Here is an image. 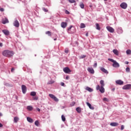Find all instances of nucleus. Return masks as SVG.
I'll return each instance as SVG.
<instances>
[{
  "label": "nucleus",
  "mask_w": 131,
  "mask_h": 131,
  "mask_svg": "<svg viewBox=\"0 0 131 131\" xmlns=\"http://www.w3.org/2000/svg\"><path fill=\"white\" fill-rule=\"evenodd\" d=\"M61 119L63 122L66 121V118H65V116L63 115L61 116Z\"/></svg>",
  "instance_id": "nucleus-31"
},
{
  "label": "nucleus",
  "mask_w": 131,
  "mask_h": 131,
  "mask_svg": "<svg viewBox=\"0 0 131 131\" xmlns=\"http://www.w3.org/2000/svg\"><path fill=\"white\" fill-rule=\"evenodd\" d=\"M86 36H89V32H87L85 34Z\"/></svg>",
  "instance_id": "nucleus-53"
},
{
  "label": "nucleus",
  "mask_w": 131,
  "mask_h": 131,
  "mask_svg": "<svg viewBox=\"0 0 131 131\" xmlns=\"http://www.w3.org/2000/svg\"><path fill=\"white\" fill-rule=\"evenodd\" d=\"M104 2H106V1H108V0H104Z\"/></svg>",
  "instance_id": "nucleus-59"
},
{
  "label": "nucleus",
  "mask_w": 131,
  "mask_h": 131,
  "mask_svg": "<svg viewBox=\"0 0 131 131\" xmlns=\"http://www.w3.org/2000/svg\"><path fill=\"white\" fill-rule=\"evenodd\" d=\"M69 52V50H68V49H65L64 53H66V54H68Z\"/></svg>",
  "instance_id": "nucleus-43"
},
{
  "label": "nucleus",
  "mask_w": 131,
  "mask_h": 131,
  "mask_svg": "<svg viewBox=\"0 0 131 131\" xmlns=\"http://www.w3.org/2000/svg\"><path fill=\"white\" fill-rule=\"evenodd\" d=\"M46 34H47L49 36H51V35H52L51 33L49 31L46 32Z\"/></svg>",
  "instance_id": "nucleus-35"
},
{
  "label": "nucleus",
  "mask_w": 131,
  "mask_h": 131,
  "mask_svg": "<svg viewBox=\"0 0 131 131\" xmlns=\"http://www.w3.org/2000/svg\"><path fill=\"white\" fill-rule=\"evenodd\" d=\"M42 10H43L44 12H49V10L46 9V8H42Z\"/></svg>",
  "instance_id": "nucleus-40"
},
{
  "label": "nucleus",
  "mask_w": 131,
  "mask_h": 131,
  "mask_svg": "<svg viewBox=\"0 0 131 131\" xmlns=\"http://www.w3.org/2000/svg\"><path fill=\"white\" fill-rule=\"evenodd\" d=\"M27 108L29 111H31L32 110H33V107L31 106H28Z\"/></svg>",
  "instance_id": "nucleus-26"
},
{
  "label": "nucleus",
  "mask_w": 131,
  "mask_h": 131,
  "mask_svg": "<svg viewBox=\"0 0 131 131\" xmlns=\"http://www.w3.org/2000/svg\"><path fill=\"white\" fill-rule=\"evenodd\" d=\"M120 7H121V8H122V9H124V10H125V9H126V8H127V4L123 2L122 4H121Z\"/></svg>",
  "instance_id": "nucleus-7"
},
{
  "label": "nucleus",
  "mask_w": 131,
  "mask_h": 131,
  "mask_svg": "<svg viewBox=\"0 0 131 131\" xmlns=\"http://www.w3.org/2000/svg\"><path fill=\"white\" fill-rule=\"evenodd\" d=\"M86 105L89 107L90 109H91V110H94V107L93 106H92V105L90 102H86Z\"/></svg>",
  "instance_id": "nucleus-18"
},
{
  "label": "nucleus",
  "mask_w": 131,
  "mask_h": 131,
  "mask_svg": "<svg viewBox=\"0 0 131 131\" xmlns=\"http://www.w3.org/2000/svg\"><path fill=\"white\" fill-rule=\"evenodd\" d=\"M0 116H3V114L0 112Z\"/></svg>",
  "instance_id": "nucleus-57"
},
{
  "label": "nucleus",
  "mask_w": 131,
  "mask_h": 131,
  "mask_svg": "<svg viewBox=\"0 0 131 131\" xmlns=\"http://www.w3.org/2000/svg\"><path fill=\"white\" fill-rule=\"evenodd\" d=\"M33 100L37 101V100H38V97H37V96L33 97Z\"/></svg>",
  "instance_id": "nucleus-39"
},
{
  "label": "nucleus",
  "mask_w": 131,
  "mask_h": 131,
  "mask_svg": "<svg viewBox=\"0 0 131 131\" xmlns=\"http://www.w3.org/2000/svg\"><path fill=\"white\" fill-rule=\"evenodd\" d=\"M2 32H3L5 35H9L10 34V32L8 30H2Z\"/></svg>",
  "instance_id": "nucleus-16"
},
{
  "label": "nucleus",
  "mask_w": 131,
  "mask_h": 131,
  "mask_svg": "<svg viewBox=\"0 0 131 131\" xmlns=\"http://www.w3.org/2000/svg\"><path fill=\"white\" fill-rule=\"evenodd\" d=\"M63 71L65 73H70V72H71V70H70V69L68 67L63 68Z\"/></svg>",
  "instance_id": "nucleus-11"
},
{
  "label": "nucleus",
  "mask_w": 131,
  "mask_h": 131,
  "mask_svg": "<svg viewBox=\"0 0 131 131\" xmlns=\"http://www.w3.org/2000/svg\"><path fill=\"white\" fill-rule=\"evenodd\" d=\"M97 63H94L93 67H94L95 68H96L97 67Z\"/></svg>",
  "instance_id": "nucleus-49"
},
{
  "label": "nucleus",
  "mask_w": 131,
  "mask_h": 131,
  "mask_svg": "<svg viewBox=\"0 0 131 131\" xmlns=\"http://www.w3.org/2000/svg\"><path fill=\"white\" fill-rule=\"evenodd\" d=\"M6 23H9V20L6 18L3 21V24H6Z\"/></svg>",
  "instance_id": "nucleus-29"
},
{
  "label": "nucleus",
  "mask_w": 131,
  "mask_h": 131,
  "mask_svg": "<svg viewBox=\"0 0 131 131\" xmlns=\"http://www.w3.org/2000/svg\"><path fill=\"white\" fill-rule=\"evenodd\" d=\"M128 63H129L128 61L125 62V64H126V65H127Z\"/></svg>",
  "instance_id": "nucleus-54"
},
{
  "label": "nucleus",
  "mask_w": 131,
  "mask_h": 131,
  "mask_svg": "<svg viewBox=\"0 0 131 131\" xmlns=\"http://www.w3.org/2000/svg\"><path fill=\"white\" fill-rule=\"evenodd\" d=\"M131 89V84H128L123 86V90H129Z\"/></svg>",
  "instance_id": "nucleus-9"
},
{
  "label": "nucleus",
  "mask_w": 131,
  "mask_h": 131,
  "mask_svg": "<svg viewBox=\"0 0 131 131\" xmlns=\"http://www.w3.org/2000/svg\"><path fill=\"white\" fill-rule=\"evenodd\" d=\"M80 7L81 9H84V4H83V3H81L80 4Z\"/></svg>",
  "instance_id": "nucleus-34"
},
{
  "label": "nucleus",
  "mask_w": 131,
  "mask_h": 131,
  "mask_svg": "<svg viewBox=\"0 0 131 131\" xmlns=\"http://www.w3.org/2000/svg\"><path fill=\"white\" fill-rule=\"evenodd\" d=\"M110 125H111V126H117L119 125V124L117 122H112L111 123Z\"/></svg>",
  "instance_id": "nucleus-19"
},
{
  "label": "nucleus",
  "mask_w": 131,
  "mask_h": 131,
  "mask_svg": "<svg viewBox=\"0 0 131 131\" xmlns=\"http://www.w3.org/2000/svg\"><path fill=\"white\" fill-rule=\"evenodd\" d=\"M75 105V102H73L71 104V106H74Z\"/></svg>",
  "instance_id": "nucleus-47"
},
{
  "label": "nucleus",
  "mask_w": 131,
  "mask_h": 131,
  "mask_svg": "<svg viewBox=\"0 0 131 131\" xmlns=\"http://www.w3.org/2000/svg\"><path fill=\"white\" fill-rule=\"evenodd\" d=\"M116 83H117V84H119L120 85H122V84H123V81L121 80H118L116 81Z\"/></svg>",
  "instance_id": "nucleus-17"
},
{
  "label": "nucleus",
  "mask_w": 131,
  "mask_h": 131,
  "mask_svg": "<svg viewBox=\"0 0 131 131\" xmlns=\"http://www.w3.org/2000/svg\"><path fill=\"white\" fill-rule=\"evenodd\" d=\"M55 83V81L51 80L48 82V84H53V83Z\"/></svg>",
  "instance_id": "nucleus-32"
},
{
  "label": "nucleus",
  "mask_w": 131,
  "mask_h": 131,
  "mask_svg": "<svg viewBox=\"0 0 131 131\" xmlns=\"http://www.w3.org/2000/svg\"><path fill=\"white\" fill-rule=\"evenodd\" d=\"M66 79H67V80L69 79V76H67L66 77Z\"/></svg>",
  "instance_id": "nucleus-51"
},
{
  "label": "nucleus",
  "mask_w": 131,
  "mask_h": 131,
  "mask_svg": "<svg viewBox=\"0 0 131 131\" xmlns=\"http://www.w3.org/2000/svg\"><path fill=\"white\" fill-rule=\"evenodd\" d=\"M130 71V69H129V68L127 67L126 68V72H129Z\"/></svg>",
  "instance_id": "nucleus-42"
},
{
  "label": "nucleus",
  "mask_w": 131,
  "mask_h": 131,
  "mask_svg": "<svg viewBox=\"0 0 131 131\" xmlns=\"http://www.w3.org/2000/svg\"><path fill=\"white\" fill-rule=\"evenodd\" d=\"M96 29H97V30H101V28H100V25H99V24H96Z\"/></svg>",
  "instance_id": "nucleus-27"
},
{
  "label": "nucleus",
  "mask_w": 131,
  "mask_h": 131,
  "mask_svg": "<svg viewBox=\"0 0 131 131\" xmlns=\"http://www.w3.org/2000/svg\"><path fill=\"white\" fill-rule=\"evenodd\" d=\"M80 28H85V25L84 24H80Z\"/></svg>",
  "instance_id": "nucleus-33"
},
{
  "label": "nucleus",
  "mask_w": 131,
  "mask_h": 131,
  "mask_svg": "<svg viewBox=\"0 0 131 131\" xmlns=\"http://www.w3.org/2000/svg\"><path fill=\"white\" fill-rule=\"evenodd\" d=\"M123 129H124V126H123V125H122L121 126V130H123Z\"/></svg>",
  "instance_id": "nucleus-44"
},
{
  "label": "nucleus",
  "mask_w": 131,
  "mask_h": 131,
  "mask_svg": "<svg viewBox=\"0 0 131 131\" xmlns=\"http://www.w3.org/2000/svg\"><path fill=\"white\" fill-rule=\"evenodd\" d=\"M106 29L109 31V32H111V33H113V32L115 31V30L113 29V28L110 26H107Z\"/></svg>",
  "instance_id": "nucleus-6"
},
{
  "label": "nucleus",
  "mask_w": 131,
  "mask_h": 131,
  "mask_svg": "<svg viewBox=\"0 0 131 131\" xmlns=\"http://www.w3.org/2000/svg\"><path fill=\"white\" fill-rule=\"evenodd\" d=\"M68 33H70L71 34H73V33H75V28L73 27V26H70V27L68 29Z\"/></svg>",
  "instance_id": "nucleus-3"
},
{
  "label": "nucleus",
  "mask_w": 131,
  "mask_h": 131,
  "mask_svg": "<svg viewBox=\"0 0 131 131\" xmlns=\"http://www.w3.org/2000/svg\"><path fill=\"white\" fill-rule=\"evenodd\" d=\"M30 95L32 96L33 97H35V96H36V92H31V93H30Z\"/></svg>",
  "instance_id": "nucleus-25"
},
{
  "label": "nucleus",
  "mask_w": 131,
  "mask_h": 131,
  "mask_svg": "<svg viewBox=\"0 0 131 131\" xmlns=\"http://www.w3.org/2000/svg\"><path fill=\"white\" fill-rule=\"evenodd\" d=\"M49 96L51 98V99H53V100H54V101H55V102H58L59 101V99H58V98H57V97L55 96V95L50 94Z\"/></svg>",
  "instance_id": "nucleus-5"
},
{
  "label": "nucleus",
  "mask_w": 131,
  "mask_h": 131,
  "mask_svg": "<svg viewBox=\"0 0 131 131\" xmlns=\"http://www.w3.org/2000/svg\"><path fill=\"white\" fill-rule=\"evenodd\" d=\"M96 90L97 91H99V90L101 94H104V93H105V89L104 88V86H100V85H98L96 87Z\"/></svg>",
  "instance_id": "nucleus-4"
},
{
  "label": "nucleus",
  "mask_w": 131,
  "mask_h": 131,
  "mask_svg": "<svg viewBox=\"0 0 131 131\" xmlns=\"http://www.w3.org/2000/svg\"><path fill=\"white\" fill-rule=\"evenodd\" d=\"M61 27H62V28H65L66 27H67V22H62L61 23Z\"/></svg>",
  "instance_id": "nucleus-13"
},
{
  "label": "nucleus",
  "mask_w": 131,
  "mask_h": 131,
  "mask_svg": "<svg viewBox=\"0 0 131 131\" xmlns=\"http://www.w3.org/2000/svg\"><path fill=\"white\" fill-rule=\"evenodd\" d=\"M14 71H15V69L14 68H12L11 70V72H14Z\"/></svg>",
  "instance_id": "nucleus-50"
},
{
  "label": "nucleus",
  "mask_w": 131,
  "mask_h": 131,
  "mask_svg": "<svg viewBox=\"0 0 131 131\" xmlns=\"http://www.w3.org/2000/svg\"><path fill=\"white\" fill-rule=\"evenodd\" d=\"M103 100L104 101H105V102H107L108 99H107V98H104L103 99Z\"/></svg>",
  "instance_id": "nucleus-45"
},
{
  "label": "nucleus",
  "mask_w": 131,
  "mask_h": 131,
  "mask_svg": "<svg viewBox=\"0 0 131 131\" xmlns=\"http://www.w3.org/2000/svg\"><path fill=\"white\" fill-rule=\"evenodd\" d=\"M126 53L127 55H130L131 50H129V49H128V50H126Z\"/></svg>",
  "instance_id": "nucleus-30"
},
{
  "label": "nucleus",
  "mask_w": 131,
  "mask_h": 131,
  "mask_svg": "<svg viewBox=\"0 0 131 131\" xmlns=\"http://www.w3.org/2000/svg\"><path fill=\"white\" fill-rule=\"evenodd\" d=\"M76 110L78 113H80V112H81V108H80V107H77Z\"/></svg>",
  "instance_id": "nucleus-28"
},
{
  "label": "nucleus",
  "mask_w": 131,
  "mask_h": 131,
  "mask_svg": "<svg viewBox=\"0 0 131 131\" xmlns=\"http://www.w3.org/2000/svg\"><path fill=\"white\" fill-rule=\"evenodd\" d=\"M27 121L29 122H30L31 123H32V122H33V119H32L30 117H27Z\"/></svg>",
  "instance_id": "nucleus-22"
},
{
  "label": "nucleus",
  "mask_w": 131,
  "mask_h": 131,
  "mask_svg": "<svg viewBox=\"0 0 131 131\" xmlns=\"http://www.w3.org/2000/svg\"><path fill=\"white\" fill-rule=\"evenodd\" d=\"M87 70L88 72H89L91 74H94V73H95V70H94V69H93V68H88Z\"/></svg>",
  "instance_id": "nucleus-10"
},
{
  "label": "nucleus",
  "mask_w": 131,
  "mask_h": 131,
  "mask_svg": "<svg viewBox=\"0 0 131 131\" xmlns=\"http://www.w3.org/2000/svg\"><path fill=\"white\" fill-rule=\"evenodd\" d=\"M5 11V9L4 8H0V11L1 12H4Z\"/></svg>",
  "instance_id": "nucleus-48"
},
{
  "label": "nucleus",
  "mask_w": 131,
  "mask_h": 131,
  "mask_svg": "<svg viewBox=\"0 0 131 131\" xmlns=\"http://www.w3.org/2000/svg\"><path fill=\"white\" fill-rule=\"evenodd\" d=\"M113 52L114 54H115V55H116V56H119V51H118L117 49H114L113 50Z\"/></svg>",
  "instance_id": "nucleus-15"
},
{
  "label": "nucleus",
  "mask_w": 131,
  "mask_h": 131,
  "mask_svg": "<svg viewBox=\"0 0 131 131\" xmlns=\"http://www.w3.org/2000/svg\"><path fill=\"white\" fill-rule=\"evenodd\" d=\"M108 61H110L111 62H112L113 63V67H114L115 68H118L120 67L119 63L116 61V60H114V59L112 58H108Z\"/></svg>",
  "instance_id": "nucleus-2"
},
{
  "label": "nucleus",
  "mask_w": 131,
  "mask_h": 131,
  "mask_svg": "<svg viewBox=\"0 0 131 131\" xmlns=\"http://www.w3.org/2000/svg\"><path fill=\"white\" fill-rule=\"evenodd\" d=\"M0 127H3V125L0 123Z\"/></svg>",
  "instance_id": "nucleus-56"
},
{
  "label": "nucleus",
  "mask_w": 131,
  "mask_h": 131,
  "mask_svg": "<svg viewBox=\"0 0 131 131\" xmlns=\"http://www.w3.org/2000/svg\"><path fill=\"white\" fill-rule=\"evenodd\" d=\"M85 90H86V91H88V92H90V93H92V92H93V91H94V90H93V89H92L90 87H88V86L86 87Z\"/></svg>",
  "instance_id": "nucleus-21"
},
{
  "label": "nucleus",
  "mask_w": 131,
  "mask_h": 131,
  "mask_svg": "<svg viewBox=\"0 0 131 131\" xmlns=\"http://www.w3.org/2000/svg\"><path fill=\"white\" fill-rule=\"evenodd\" d=\"M0 47H3V43L2 42L0 43Z\"/></svg>",
  "instance_id": "nucleus-55"
},
{
  "label": "nucleus",
  "mask_w": 131,
  "mask_h": 131,
  "mask_svg": "<svg viewBox=\"0 0 131 131\" xmlns=\"http://www.w3.org/2000/svg\"><path fill=\"white\" fill-rule=\"evenodd\" d=\"M101 86H105V84L104 83V80H101L100 81Z\"/></svg>",
  "instance_id": "nucleus-23"
},
{
  "label": "nucleus",
  "mask_w": 131,
  "mask_h": 131,
  "mask_svg": "<svg viewBox=\"0 0 131 131\" xmlns=\"http://www.w3.org/2000/svg\"><path fill=\"white\" fill-rule=\"evenodd\" d=\"M13 25L15 26V27H19V26H20V24L19 23L18 20H15L14 21L13 23Z\"/></svg>",
  "instance_id": "nucleus-12"
},
{
  "label": "nucleus",
  "mask_w": 131,
  "mask_h": 131,
  "mask_svg": "<svg viewBox=\"0 0 131 131\" xmlns=\"http://www.w3.org/2000/svg\"><path fill=\"white\" fill-rule=\"evenodd\" d=\"M2 55H3L4 57H8V58H11V57H13V56H14V52L10 50H4L2 52Z\"/></svg>",
  "instance_id": "nucleus-1"
},
{
  "label": "nucleus",
  "mask_w": 131,
  "mask_h": 131,
  "mask_svg": "<svg viewBox=\"0 0 131 131\" xmlns=\"http://www.w3.org/2000/svg\"><path fill=\"white\" fill-rule=\"evenodd\" d=\"M117 32H118V33H119V34H121V33H122V32H123V31L122 30V28H119L117 29Z\"/></svg>",
  "instance_id": "nucleus-20"
},
{
  "label": "nucleus",
  "mask_w": 131,
  "mask_h": 131,
  "mask_svg": "<svg viewBox=\"0 0 131 131\" xmlns=\"http://www.w3.org/2000/svg\"><path fill=\"white\" fill-rule=\"evenodd\" d=\"M54 40H57V38H55Z\"/></svg>",
  "instance_id": "nucleus-58"
},
{
  "label": "nucleus",
  "mask_w": 131,
  "mask_h": 131,
  "mask_svg": "<svg viewBox=\"0 0 131 131\" xmlns=\"http://www.w3.org/2000/svg\"><path fill=\"white\" fill-rule=\"evenodd\" d=\"M21 90L23 94H26V91H27V88H26V86L25 85H22Z\"/></svg>",
  "instance_id": "nucleus-8"
},
{
  "label": "nucleus",
  "mask_w": 131,
  "mask_h": 131,
  "mask_svg": "<svg viewBox=\"0 0 131 131\" xmlns=\"http://www.w3.org/2000/svg\"><path fill=\"white\" fill-rule=\"evenodd\" d=\"M35 125L36 126H38V125H39V122H38V121H36L35 122Z\"/></svg>",
  "instance_id": "nucleus-36"
},
{
  "label": "nucleus",
  "mask_w": 131,
  "mask_h": 131,
  "mask_svg": "<svg viewBox=\"0 0 131 131\" xmlns=\"http://www.w3.org/2000/svg\"><path fill=\"white\" fill-rule=\"evenodd\" d=\"M37 111H38V112H40V109L39 108H37Z\"/></svg>",
  "instance_id": "nucleus-52"
},
{
  "label": "nucleus",
  "mask_w": 131,
  "mask_h": 131,
  "mask_svg": "<svg viewBox=\"0 0 131 131\" xmlns=\"http://www.w3.org/2000/svg\"><path fill=\"white\" fill-rule=\"evenodd\" d=\"M100 70L104 73H105V74H108L109 73V72L104 68H100Z\"/></svg>",
  "instance_id": "nucleus-14"
},
{
  "label": "nucleus",
  "mask_w": 131,
  "mask_h": 131,
  "mask_svg": "<svg viewBox=\"0 0 131 131\" xmlns=\"http://www.w3.org/2000/svg\"><path fill=\"white\" fill-rule=\"evenodd\" d=\"M65 14H66L67 15H69V14H70V12L69 11H68V10H65Z\"/></svg>",
  "instance_id": "nucleus-41"
},
{
  "label": "nucleus",
  "mask_w": 131,
  "mask_h": 131,
  "mask_svg": "<svg viewBox=\"0 0 131 131\" xmlns=\"http://www.w3.org/2000/svg\"><path fill=\"white\" fill-rule=\"evenodd\" d=\"M69 3L71 4H74L76 3L75 0H69Z\"/></svg>",
  "instance_id": "nucleus-37"
},
{
  "label": "nucleus",
  "mask_w": 131,
  "mask_h": 131,
  "mask_svg": "<svg viewBox=\"0 0 131 131\" xmlns=\"http://www.w3.org/2000/svg\"><path fill=\"white\" fill-rule=\"evenodd\" d=\"M86 57V55H81L79 57V59H84V58H85Z\"/></svg>",
  "instance_id": "nucleus-38"
},
{
  "label": "nucleus",
  "mask_w": 131,
  "mask_h": 131,
  "mask_svg": "<svg viewBox=\"0 0 131 131\" xmlns=\"http://www.w3.org/2000/svg\"><path fill=\"white\" fill-rule=\"evenodd\" d=\"M60 84H61V86H64L65 85V83L63 82H61Z\"/></svg>",
  "instance_id": "nucleus-46"
},
{
  "label": "nucleus",
  "mask_w": 131,
  "mask_h": 131,
  "mask_svg": "<svg viewBox=\"0 0 131 131\" xmlns=\"http://www.w3.org/2000/svg\"><path fill=\"white\" fill-rule=\"evenodd\" d=\"M18 120H19V118H18L17 117H15L14 118V121L15 123H17V122H18Z\"/></svg>",
  "instance_id": "nucleus-24"
}]
</instances>
